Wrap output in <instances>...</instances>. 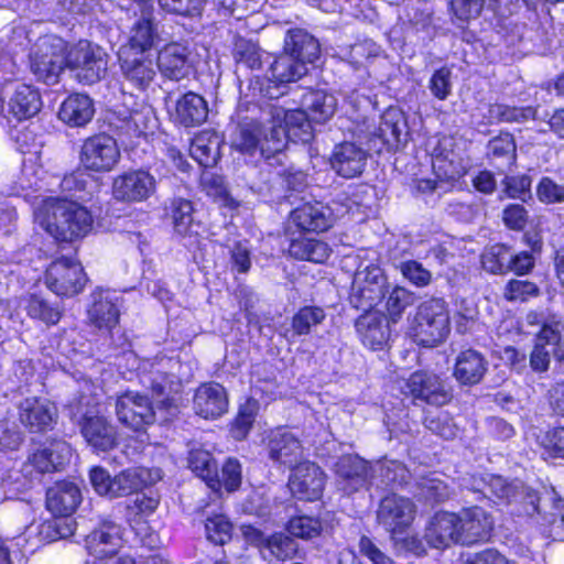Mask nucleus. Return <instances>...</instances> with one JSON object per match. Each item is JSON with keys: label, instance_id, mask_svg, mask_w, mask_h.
<instances>
[{"label": "nucleus", "instance_id": "obj_30", "mask_svg": "<svg viewBox=\"0 0 564 564\" xmlns=\"http://www.w3.org/2000/svg\"><path fill=\"white\" fill-rule=\"evenodd\" d=\"M269 457L281 465L293 469L302 463L303 447L299 438L291 432L278 430L269 438Z\"/></svg>", "mask_w": 564, "mask_h": 564}, {"label": "nucleus", "instance_id": "obj_10", "mask_svg": "<svg viewBox=\"0 0 564 564\" xmlns=\"http://www.w3.org/2000/svg\"><path fill=\"white\" fill-rule=\"evenodd\" d=\"M120 156L117 141L108 134H97L86 139L79 155L84 169L97 173L112 171Z\"/></svg>", "mask_w": 564, "mask_h": 564}, {"label": "nucleus", "instance_id": "obj_43", "mask_svg": "<svg viewBox=\"0 0 564 564\" xmlns=\"http://www.w3.org/2000/svg\"><path fill=\"white\" fill-rule=\"evenodd\" d=\"M289 253L299 260L323 263L329 258L330 248L319 239L300 236L291 241Z\"/></svg>", "mask_w": 564, "mask_h": 564}, {"label": "nucleus", "instance_id": "obj_64", "mask_svg": "<svg viewBox=\"0 0 564 564\" xmlns=\"http://www.w3.org/2000/svg\"><path fill=\"white\" fill-rule=\"evenodd\" d=\"M288 529L296 538L313 539L319 535L322 524L316 518L302 516L291 519Z\"/></svg>", "mask_w": 564, "mask_h": 564}, {"label": "nucleus", "instance_id": "obj_50", "mask_svg": "<svg viewBox=\"0 0 564 564\" xmlns=\"http://www.w3.org/2000/svg\"><path fill=\"white\" fill-rule=\"evenodd\" d=\"M399 19L415 32L425 30L431 23V11L427 2L404 0Z\"/></svg>", "mask_w": 564, "mask_h": 564}, {"label": "nucleus", "instance_id": "obj_28", "mask_svg": "<svg viewBox=\"0 0 564 564\" xmlns=\"http://www.w3.org/2000/svg\"><path fill=\"white\" fill-rule=\"evenodd\" d=\"M459 518L456 513L437 512L429 522L424 539L432 547L446 549L460 543Z\"/></svg>", "mask_w": 564, "mask_h": 564}, {"label": "nucleus", "instance_id": "obj_24", "mask_svg": "<svg viewBox=\"0 0 564 564\" xmlns=\"http://www.w3.org/2000/svg\"><path fill=\"white\" fill-rule=\"evenodd\" d=\"M457 517L459 518L458 531L462 544H474L488 540L494 522L482 508L463 509Z\"/></svg>", "mask_w": 564, "mask_h": 564}, {"label": "nucleus", "instance_id": "obj_62", "mask_svg": "<svg viewBox=\"0 0 564 564\" xmlns=\"http://www.w3.org/2000/svg\"><path fill=\"white\" fill-rule=\"evenodd\" d=\"M531 177L525 174L506 176L502 181V191L509 198L525 202L531 198Z\"/></svg>", "mask_w": 564, "mask_h": 564}, {"label": "nucleus", "instance_id": "obj_35", "mask_svg": "<svg viewBox=\"0 0 564 564\" xmlns=\"http://www.w3.org/2000/svg\"><path fill=\"white\" fill-rule=\"evenodd\" d=\"M356 330L362 344L372 350L381 349L389 338L384 317L378 312H368L356 321Z\"/></svg>", "mask_w": 564, "mask_h": 564}, {"label": "nucleus", "instance_id": "obj_52", "mask_svg": "<svg viewBox=\"0 0 564 564\" xmlns=\"http://www.w3.org/2000/svg\"><path fill=\"white\" fill-rule=\"evenodd\" d=\"M512 261V252L501 243L487 248L481 254L482 268L494 274H505L509 272V265Z\"/></svg>", "mask_w": 564, "mask_h": 564}, {"label": "nucleus", "instance_id": "obj_1", "mask_svg": "<svg viewBox=\"0 0 564 564\" xmlns=\"http://www.w3.org/2000/svg\"><path fill=\"white\" fill-rule=\"evenodd\" d=\"M484 487H474L484 496H494L511 507L510 512L518 518H528V523L544 538L551 536L550 527L563 509V501L554 489L545 490L543 507L539 506L538 494L520 481L508 482L501 476L487 475L481 478Z\"/></svg>", "mask_w": 564, "mask_h": 564}, {"label": "nucleus", "instance_id": "obj_47", "mask_svg": "<svg viewBox=\"0 0 564 564\" xmlns=\"http://www.w3.org/2000/svg\"><path fill=\"white\" fill-rule=\"evenodd\" d=\"M375 486L403 485L411 478L410 470L399 460L378 462L373 466Z\"/></svg>", "mask_w": 564, "mask_h": 564}, {"label": "nucleus", "instance_id": "obj_4", "mask_svg": "<svg viewBox=\"0 0 564 564\" xmlns=\"http://www.w3.org/2000/svg\"><path fill=\"white\" fill-rule=\"evenodd\" d=\"M449 334V312L444 300L431 299L416 311L411 335L414 341L424 347H435Z\"/></svg>", "mask_w": 564, "mask_h": 564}, {"label": "nucleus", "instance_id": "obj_57", "mask_svg": "<svg viewBox=\"0 0 564 564\" xmlns=\"http://www.w3.org/2000/svg\"><path fill=\"white\" fill-rule=\"evenodd\" d=\"M414 303V294L402 286H395L390 292L386 308L392 323H397L406 307Z\"/></svg>", "mask_w": 564, "mask_h": 564}, {"label": "nucleus", "instance_id": "obj_63", "mask_svg": "<svg viewBox=\"0 0 564 564\" xmlns=\"http://www.w3.org/2000/svg\"><path fill=\"white\" fill-rule=\"evenodd\" d=\"M539 294L538 286L527 280H510L505 286L503 296L510 302H525Z\"/></svg>", "mask_w": 564, "mask_h": 564}, {"label": "nucleus", "instance_id": "obj_6", "mask_svg": "<svg viewBox=\"0 0 564 564\" xmlns=\"http://www.w3.org/2000/svg\"><path fill=\"white\" fill-rule=\"evenodd\" d=\"M66 66L77 72L80 83L90 85L106 75L108 54L99 45L82 40L67 52Z\"/></svg>", "mask_w": 564, "mask_h": 564}, {"label": "nucleus", "instance_id": "obj_51", "mask_svg": "<svg viewBox=\"0 0 564 564\" xmlns=\"http://www.w3.org/2000/svg\"><path fill=\"white\" fill-rule=\"evenodd\" d=\"M563 328L562 321L553 315L544 322L536 339V344L551 348L553 356L561 361H564V344L561 343Z\"/></svg>", "mask_w": 564, "mask_h": 564}, {"label": "nucleus", "instance_id": "obj_54", "mask_svg": "<svg viewBox=\"0 0 564 564\" xmlns=\"http://www.w3.org/2000/svg\"><path fill=\"white\" fill-rule=\"evenodd\" d=\"M12 138L21 153L29 154V158L39 160L43 147V137L36 132V127L24 126L20 129H14Z\"/></svg>", "mask_w": 564, "mask_h": 564}, {"label": "nucleus", "instance_id": "obj_7", "mask_svg": "<svg viewBox=\"0 0 564 564\" xmlns=\"http://www.w3.org/2000/svg\"><path fill=\"white\" fill-rule=\"evenodd\" d=\"M386 289L387 278L379 265L358 268L351 283L350 304L358 310L368 311L383 299Z\"/></svg>", "mask_w": 564, "mask_h": 564}, {"label": "nucleus", "instance_id": "obj_48", "mask_svg": "<svg viewBox=\"0 0 564 564\" xmlns=\"http://www.w3.org/2000/svg\"><path fill=\"white\" fill-rule=\"evenodd\" d=\"M269 72L272 80L285 84L300 79L307 73V67L285 52L271 64Z\"/></svg>", "mask_w": 564, "mask_h": 564}, {"label": "nucleus", "instance_id": "obj_11", "mask_svg": "<svg viewBox=\"0 0 564 564\" xmlns=\"http://www.w3.org/2000/svg\"><path fill=\"white\" fill-rule=\"evenodd\" d=\"M86 283V275L80 263L61 258L53 261L45 273L46 286L58 296H73L80 293Z\"/></svg>", "mask_w": 564, "mask_h": 564}, {"label": "nucleus", "instance_id": "obj_34", "mask_svg": "<svg viewBox=\"0 0 564 564\" xmlns=\"http://www.w3.org/2000/svg\"><path fill=\"white\" fill-rule=\"evenodd\" d=\"M302 106L305 110H296L306 116L313 135L312 122L324 123L332 118L337 107V99L323 90H312L304 94Z\"/></svg>", "mask_w": 564, "mask_h": 564}, {"label": "nucleus", "instance_id": "obj_3", "mask_svg": "<svg viewBox=\"0 0 564 564\" xmlns=\"http://www.w3.org/2000/svg\"><path fill=\"white\" fill-rule=\"evenodd\" d=\"M34 207V223L58 241L70 242L86 237L94 226L90 210L74 200L47 196Z\"/></svg>", "mask_w": 564, "mask_h": 564}, {"label": "nucleus", "instance_id": "obj_58", "mask_svg": "<svg viewBox=\"0 0 564 564\" xmlns=\"http://www.w3.org/2000/svg\"><path fill=\"white\" fill-rule=\"evenodd\" d=\"M205 532L207 540L223 545L231 539L232 524L224 514H215L207 518Z\"/></svg>", "mask_w": 564, "mask_h": 564}, {"label": "nucleus", "instance_id": "obj_8", "mask_svg": "<svg viewBox=\"0 0 564 564\" xmlns=\"http://www.w3.org/2000/svg\"><path fill=\"white\" fill-rule=\"evenodd\" d=\"M3 95H9L8 115L19 121L34 117L43 106L40 91L35 87L12 83L0 75V115L4 113Z\"/></svg>", "mask_w": 564, "mask_h": 564}, {"label": "nucleus", "instance_id": "obj_61", "mask_svg": "<svg viewBox=\"0 0 564 564\" xmlns=\"http://www.w3.org/2000/svg\"><path fill=\"white\" fill-rule=\"evenodd\" d=\"M235 61L248 68H260L262 64V53L257 44L240 40L236 43L234 51Z\"/></svg>", "mask_w": 564, "mask_h": 564}, {"label": "nucleus", "instance_id": "obj_21", "mask_svg": "<svg viewBox=\"0 0 564 564\" xmlns=\"http://www.w3.org/2000/svg\"><path fill=\"white\" fill-rule=\"evenodd\" d=\"M156 66L162 76L171 80H181L193 72L191 51L184 44L169 43L159 51Z\"/></svg>", "mask_w": 564, "mask_h": 564}, {"label": "nucleus", "instance_id": "obj_17", "mask_svg": "<svg viewBox=\"0 0 564 564\" xmlns=\"http://www.w3.org/2000/svg\"><path fill=\"white\" fill-rule=\"evenodd\" d=\"M326 476L319 466L304 460L293 467L289 488L294 497L301 500L315 501L323 495Z\"/></svg>", "mask_w": 564, "mask_h": 564}, {"label": "nucleus", "instance_id": "obj_13", "mask_svg": "<svg viewBox=\"0 0 564 564\" xmlns=\"http://www.w3.org/2000/svg\"><path fill=\"white\" fill-rule=\"evenodd\" d=\"M156 192V180L150 172L139 169L117 175L112 182L115 199L123 203H142Z\"/></svg>", "mask_w": 564, "mask_h": 564}, {"label": "nucleus", "instance_id": "obj_5", "mask_svg": "<svg viewBox=\"0 0 564 564\" xmlns=\"http://www.w3.org/2000/svg\"><path fill=\"white\" fill-rule=\"evenodd\" d=\"M127 359L129 361L131 360L132 365L138 364L135 370L138 371L140 382L152 390L160 405L169 411L175 410L180 399V383L173 381L170 376L163 371V362H152L150 360L140 361L132 352L128 354Z\"/></svg>", "mask_w": 564, "mask_h": 564}, {"label": "nucleus", "instance_id": "obj_44", "mask_svg": "<svg viewBox=\"0 0 564 564\" xmlns=\"http://www.w3.org/2000/svg\"><path fill=\"white\" fill-rule=\"evenodd\" d=\"M220 139L217 133L203 131L192 141L189 147L191 156L202 166L214 165L219 158Z\"/></svg>", "mask_w": 564, "mask_h": 564}, {"label": "nucleus", "instance_id": "obj_31", "mask_svg": "<svg viewBox=\"0 0 564 564\" xmlns=\"http://www.w3.org/2000/svg\"><path fill=\"white\" fill-rule=\"evenodd\" d=\"M228 399L223 386L215 382L202 384L194 395L196 414L204 419H216L227 411Z\"/></svg>", "mask_w": 564, "mask_h": 564}, {"label": "nucleus", "instance_id": "obj_22", "mask_svg": "<svg viewBox=\"0 0 564 564\" xmlns=\"http://www.w3.org/2000/svg\"><path fill=\"white\" fill-rule=\"evenodd\" d=\"M93 303L87 311L88 319L98 329L111 330L119 322L120 296L110 290L91 293Z\"/></svg>", "mask_w": 564, "mask_h": 564}, {"label": "nucleus", "instance_id": "obj_49", "mask_svg": "<svg viewBox=\"0 0 564 564\" xmlns=\"http://www.w3.org/2000/svg\"><path fill=\"white\" fill-rule=\"evenodd\" d=\"M189 468L203 480L208 487L216 489L219 485L217 464L212 454L200 448H194L188 455Z\"/></svg>", "mask_w": 564, "mask_h": 564}, {"label": "nucleus", "instance_id": "obj_33", "mask_svg": "<svg viewBox=\"0 0 564 564\" xmlns=\"http://www.w3.org/2000/svg\"><path fill=\"white\" fill-rule=\"evenodd\" d=\"M208 106L198 94L187 93L177 99L172 112L173 120L183 127H196L206 121Z\"/></svg>", "mask_w": 564, "mask_h": 564}, {"label": "nucleus", "instance_id": "obj_16", "mask_svg": "<svg viewBox=\"0 0 564 564\" xmlns=\"http://www.w3.org/2000/svg\"><path fill=\"white\" fill-rule=\"evenodd\" d=\"M402 391L414 400L442 406L451 401V393L440 376L429 371H415L404 382Z\"/></svg>", "mask_w": 564, "mask_h": 564}, {"label": "nucleus", "instance_id": "obj_26", "mask_svg": "<svg viewBox=\"0 0 564 564\" xmlns=\"http://www.w3.org/2000/svg\"><path fill=\"white\" fill-rule=\"evenodd\" d=\"M122 546V528L112 521H102L86 538V547L97 561L117 554Z\"/></svg>", "mask_w": 564, "mask_h": 564}, {"label": "nucleus", "instance_id": "obj_14", "mask_svg": "<svg viewBox=\"0 0 564 564\" xmlns=\"http://www.w3.org/2000/svg\"><path fill=\"white\" fill-rule=\"evenodd\" d=\"M335 474L338 489L346 495L375 485L373 466L359 456L340 457L335 465Z\"/></svg>", "mask_w": 564, "mask_h": 564}, {"label": "nucleus", "instance_id": "obj_39", "mask_svg": "<svg viewBox=\"0 0 564 564\" xmlns=\"http://www.w3.org/2000/svg\"><path fill=\"white\" fill-rule=\"evenodd\" d=\"M284 52L292 55L299 62L313 63L319 56L317 40L302 29L290 30L284 40Z\"/></svg>", "mask_w": 564, "mask_h": 564}, {"label": "nucleus", "instance_id": "obj_56", "mask_svg": "<svg viewBox=\"0 0 564 564\" xmlns=\"http://www.w3.org/2000/svg\"><path fill=\"white\" fill-rule=\"evenodd\" d=\"M424 425L432 433L445 440H452L458 433V429L453 422L452 416L445 411H436L434 413L426 414Z\"/></svg>", "mask_w": 564, "mask_h": 564}, {"label": "nucleus", "instance_id": "obj_53", "mask_svg": "<svg viewBox=\"0 0 564 564\" xmlns=\"http://www.w3.org/2000/svg\"><path fill=\"white\" fill-rule=\"evenodd\" d=\"M326 314L322 307L304 306L292 317V330L295 335H308L316 326L322 324Z\"/></svg>", "mask_w": 564, "mask_h": 564}, {"label": "nucleus", "instance_id": "obj_15", "mask_svg": "<svg viewBox=\"0 0 564 564\" xmlns=\"http://www.w3.org/2000/svg\"><path fill=\"white\" fill-rule=\"evenodd\" d=\"M116 415L124 426L141 432L153 424L155 413L148 397L128 391L116 400Z\"/></svg>", "mask_w": 564, "mask_h": 564}, {"label": "nucleus", "instance_id": "obj_55", "mask_svg": "<svg viewBox=\"0 0 564 564\" xmlns=\"http://www.w3.org/2000/svg\"><path fill=\"white\" fill-rule=\"evenodd\" d=\"M297 550L295 542L284 534H273L265 540L262 549V556L267 561H285L290 558Z\"/></svg>", "mask_w": 564, "mask_h": 564}, {"label": "nucleus", "instance_id": "obj_59", "mask_svg": "<svg viewBox=\"0 0 564 564\" xmlns=\"http://www.w3.org/2000/svg\"><path fill=\"white\" fill-rule=\"evenodd\" d=\"M488 155L492 159H505L507 165L516 162V143L510 133H501L488 143Z\"/></svg>", "mask_w": 564, "mask_h": 564}, {"label": "nucleus", "instance_id": "obj_60", "mask_svg": "<svg viewBox=\"0 0 564 564\" xmlns=\"http://www.w3.org/2000/svg\"><path fill=\"white\" fill-rule=\"evenodd\" d=\"M503 0H452V9L457 19L462 21H468L477 18L485 3L488 7L495 9L496 6L500 4Z\"/></svg>", "mask_w": 564, "mask_h": 564}, {"label": "nucleus", "instance_id": "obj_41", "mask_svg": "<svg viewBox=\"0 0 564 564\" xmlns=\"http://www.w3.org/2000/svg\"><path fill=\"white\" fill-rule=\"evenodd\" d=\"M487 371V362L484 357L474 349L462 351L455 362L454 377L466 386L478 383Z\"/></svg>", "mask_w": 564, "mask_h": 564}, {"label": "nucleus", "instance_id": "obj_38", "mask_svg": "<svg viewBox=\"0 0 564 564\" xmlns=\"http://www.w3.org/2000/svg\"><path fill=\"white\" fill-rule=\"evenodd\" d=\"M44 171L37 164V160L33 158H25L22 163V169L15 186L10 192V195L23 196L25 199H32L33 208L42 198V195L32 196L31 192L40 191L41 183L43 182Z\"/></svg>", "mask_w": 564, "mask_h": 564}, {"label": "nucleus", "instance_id": "obj_36", "mask_svg": "<svg viewBox=\"0 0 564 564\" xmlns=\"http://www.w3.org/2000/svg\"><path fill=\"white\" fill-rule=\"evenodd\" d=\"M290 220L304 231H324L332 225V210L321 203L305 204L291 213Z\"/></svg>", "mask_w": 564, "mask_h": 564}, {"label": "nucleus", "instance_id": "obj_12", "mask_svg": "<svg viewBox=\"0 0 564 564\" xmlns=\"http://www.w3.org/2000/svg\"><path fill=\"white\" fill-rule=\"evenodd\" d=\"M118 115V129L128 137H147L159 126L153 107L145 100H134L132 96L123 104Z\"/></svg>", "mask_w": 564, "mask_h": 564}, {"label": "nucleus", "instance_id": "obj_18", "mask_svg": "<svg viewBox=\"0 0 564 564\" xmlns=\"http://www.w3.org/2000/svg\"><path fill=\"white\" fill-rule=\"evenodd\" d=\"M119 63L124 80L139 90H147L156 78L158 66L150 54L120 50Z\"/></svg>", "mask_w": 564, "mask_h": 564}, {"label": "nucleus", "instance_id": "obj_45", "mask_svg": "<svg viewBox=\"0 0 564 564\" xmlns=\"http://www.w3.org/2000/svg\"><path fill=\"white\" fill-rule=\"evenodd\" d=\"M406 122L403 112L398 108H388L381 116L376 134L382 142L393 147L401 141L405 133Z\"/></svg>", "mask_w": 564, "mask_h": 564}, {"label": "nucleus", "instance_id": "obj_46", "mask_svg": "<svg viewBox=\"0 0 564 564\" xmlns=\"http://www.w3.org/2000/svg\"><path fill=\"white\" fill-rule=\"evenodd\" d=\"M24 310L32 319L40 321L47 326L56 325L63 315L59 303L51 302L37 294H31L25 299Z\"/></svg>", "mask_w": 564, "mask_h": 564}, {"label": "nucleus", "instance_id": "obj_40", "mask_svg": "<svg viewBox=\"0 0 564 564\" xmlns=\"http://www.w3.org/2000/svg\"><path fill=\"white\" fill-rule=\"evenodd\" d=\"M161 478V471L151 470L143 467H132L122 470L116 477H113V498L120 496H128L135 492L143 487L154 482Z\"/></svg>", "mask_w": 564, "mask_h": 564}, {"label": "nucleus", "instance_id": "obj_23", "mask_svg": "<svg viewBox=\"0 0 564 564\" xmlns=\"http://www.w3.org/2000/svg\"><path fill=\"white\" fill-rule=\"evenodd\" d=\"M80 427L83 436L96 451H109L117 443L116 427L99 413L86 411L83 414Z\"/></svg>", "mask_w": 564, "mask_h": 564}, {"label": "nucleus", "instance_id": "obj_32", "mask_svg": "<svg viewBox=\"0 0 564 564\" xmlns=\"http://www.w3.org/2000/svg\"><path fill=\"white\" fill-rule=\"evenodd\" d=\"M193 214L192 202L180 197L172 199L167 208V215L172 220L175 234L183 238L193 239L191 243H196L202 224L195 221Z\"/></svg>", "mask_w": 564, "mask_h": 564}, {"label": "nucleus", "instance_id": "obj_20", "mask_svg": "<svg viewBox=\"0 0 564 564\" xmlns=\"http://www.w3.org/2000/svg\"><path fill=\"white\" fill-rule=\"evenodd\" d=\"M132 1L140 12V18L131 26L128 43L120 50L148 54L147 52L151 50L159 37L158 29L153 21L152 0Z\"/></svg>", "mask_w": 564, "mask_h": 564}, {"label": "nucleus", "instance_id": "obj_37", "mask_svg": "<svg viewBox=\"0 0 564 564\" xmlns=\"http://www.w3.org/2000/svg\"><path fill=\"white\" fill-rule=\"evenodd\" d=\"M93 100L84 94L69 95L61 105L58 118L69 127H84L94 117Z\"/></svg>", "mask_w": 564, "mask_h": 564}, {"label": "nucleus", "instance_id": "obj_27", "mask_svg": "<svg viewBox=\"0 0 564 564\" xmlns=\"http://www.w3.org/2000/svg\"><path fill=\"white\" fill-rule=\"evenodd\" d=\"M367 156V152L359 145L352 142H343L335 145L329 163L338 175L351 178L362 173Z\"/></svg>", "mask_w": 564, "mask_h": 564}, {"label": "nucleus", "instance_id": "obj_42", "mask_svg": "<svg viewBox=\"0 0 564 564\" xmlns=\"http://www.w3.org/2000/svg\"><path fill=\"white\" fill-rule=\"evenodd\" d=\"M75 531L74 521L69 517H55L40 523H32L24 532V541L35 533L39 542H51L57 539H65Z\"/></svg>", "mask_w": 564, "mask_h": 564}, {"label": "nucleus", "instance_id": "obj_2", "mask_svg": "<svg viewBox=\"0 0 564 564\" xmlns=\"http://www.w3.org/2000/svg\"><path fill=\"white\" fill-rule=\"evenodd\" d=\"M269 126L258 121L240 126L236 145L241 152L259 149L262 156L281 152L289 141L307 143L312 140L306 116L297 110H284L273 107L270 111Z\"/></svg>", "mask_w": 564, "mask_h": 564}, {"label": "nucleus", "instance_id": "obj_25", "mask_svg": "<svg viewBox=\"0 0 564 564\" xmlns=\"http://www.w3.org/2000/svg\"><path fill=\"white\" fill-rule=\"evenodd\" d=\"M56 416L55 405L45 399L26 398L19 404L20 422L31 432L51 429Z\"/></svg>", "mask_w": 564, "mask_h": 564}, {"label": "nucleus", "instance_id": "obj_9", "mask_svg": "<svg viewBox=\"0 0 564 564\" xmlns=\"http://www.w3.org/2000/svg\"><path fill=\"white\" fill-rule=\"evenodd\" d=\"M66 66L65 43L59 37L43 36L31 54L33 73L48 84L56 82Z\"/></svg>", "mask_w": 564, "mask_h": 564}, {"label": "nucleus", "instance_id": "obj_19", "mask_svg": "<svg viewBox=\"0 0 564 564\" xmlns=\"http://www.w3.org/2000/svg\"><path fill=\"white\" fill-rule=\"evenodd\" d=\"M415 506L410 498L398 495L384 497L377 512L379 523L393 535L409 528L414 520Z\"/></svg>", "mask_w": 564, "mask_h": 564}, {"label": "nucleus", "instance_id": "obj_29", "mask_svg": "<svg viewBox=\"0 0 564 564\" xmlns=\"http://www.w3.org/2000/svg\"><path fill=\"white\" fill-rule=\"evenodd\" d=\"M82 501L78 486L70 481H58L46 491V508L55 517H69Z\"/></svg>", "mask_w": 564, "mask_h": 564}]
</instances>
